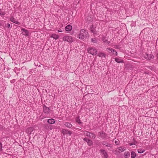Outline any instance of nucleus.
<instances>
[{
	"instance_id": "37",
	"label": "nucleus",
	"mask_w": 158,
	"mask_h": 158,
	"mask_svg": "<svg viewBox=\"0 0 158 158\" xmlns=\"http://www.w3.org/2000/svg\"><path fill=\"white\" fill-rule=\"evenodd\" d=\"M14 80H12L11 81V82L12 83H13L14 82Z\"/></svg>"
},
{
	"instance_id": "29",
	"label": "nucleus",
	"mask_w": 158,
	"mask_h": 158,
	"mask_svg": "<svg viewBox=\"0 0 158 158\" xmlns=\"http://www.w3.org/2000/svg\"><path fill=\"white\" fill-rule=\"evenodd\" d=\"M2 144L1 143H0V151H2Z\"/></svg>"
},
{
	"instance_id": "28",
	"label": "nucleus",
	"mask_w": 158,
	"mask_h": 158,
	"mask_svg": "<svg viewBox=\"0 0 158 158\" xmlns=\"http://www.w3.org/2000/svg\"><path fill=\"white\" fill-rule=\"evenodd\" d=\"M91 135H92V137H91V138L92 139H95V135L93 133H91Z\"/></svg>"
},
{
	"instance_id": "15",
	"label": "nucleus",
	"mask_w": 158,
	"mask_h": 158,
	"mask_svg": "<svg viewBox=\"0 0 158 158\" xmlns=\"http://www.w3.org/2000/svg\"><path fill=\"white\" fill-rule=\"evenodd\" d=\"M115 61L118 63H123V60L118 58H116L115 59Z\"/></svg>"
},
{
	"instance_id": "26",
	"label": "nucleus",
	"mask_w": 158,
	"mask_h": 158,
	"mask_svg": "<svg viewBox=\"0 0 158 158\" xmlns=\"http://www.w3.org/2000/svg\"><path fill=\"white\" fill-rule=\"evenodd\" d=\"M91 41L92 42L94 43H96L97 42V40L95 38H92L91 39Z\"/></svg>"
},
{
	"instance_id": "3",
	"label": "nucleus",
	"mask_w": 158,
	"mask_h": 158,
	"mask_svg": "<svg viewBox=\"0 0 158 158\" xmlns=\"http://www.w3.org/2000/svg\"><path fill=\"white\" fill-rule=\"evenodd\" d=\"M88 52L91 54L94 55H96L97 53V51L94 48L90 47L88 48Z\"/></svg>"
},
{
	"instance_id": "32",
	"label": "nucleus",
	"mask_w": 158,
	"mask_h": 158,
	"mask_svg": "<svg viewBox=\"0 0 158 158\" xmlns=\"http://www.w3.org/2000/svg\"><path fill=\"white\" fill-rule=\"evenodd\" d=\"M88 139H87V138H84V139H83V140H84V141H85L86 142L87 141V140H88Z\"/></svg>"
},
{
	"instance_id": "36",
	"label": "nucleus",
	"mask_w": 158,
	"mask_h": 158,
	"mask_svg": "<svg viewBox=\"0 0 158 158\" xmlns=\"http://www.w3.org/2000/svg\"><path fill=\"white\" fill-rule=\"evenodd\" d=\"M91 31L92 32V33H95V31L94 30H91Z\"/></svg>"
},
{
	"instance_id": "30",
	"label": "nucleus",
	"mask_w": 158,
	"mask_h": 158,
	"mask_svg": "<svg viewBox=\"0 0 158 158\" xmlns=\"http://www.w3.org/2000/svg\"><path fill=\"white\" fill-rule=\"evenodd\" d=\"M106 146L109 147H111V144H108L106 145Z\"/></svg>"
},
{
	"instance_id": "12",
	"label": "nucleus",
	"mask_w": 158,
	"mask_h": 158,
	"mask_svg": "<svg viewBox=\"0 0 158 158\" xmlns=\"http://www.w3.org/2000/svg\"><path fill=\"white\" fill-rule=\"evenodd\" d=\"M72 29V26L70 25H68L67 26L65 27V30L67 31H70Z\"/></svg>"
},
{
	"instance_id": "39",
	"label": "nucleus",
	"mask_w": 158,
	"mask_h": 158,
	"mask_svg": "<svg viewBox=\"0 0 158 158\" xmlns=\"http://www.w3.org/2000/svg\"><path fill=\"white\" fill-rule=\"evenodd\" d=\"M156 57H157V59H158V54H157Z\"/></svg>"
},
{
	"instance_id": "24",
	"label": "nucleus",
	"mask_w": 158,
	"mask_h": 158,
	"mask_svg": "<svg viewBox=\"0 0 158 158\" xmlns=\"http://www.w3.org/2000/svg\"><path fill=\"white\" fill-rule=\"evenodd\" d=\"M103 42L105 44H109L110 43V41H108L105 38H104L102 39Z\"/></svg>"
},
{
	"instance_id": "19",
	"label": "nucleus",
	"mask_w": 158,
	"mask_h": 158,
	"mask_svg": "<svg viewBox=\"0 0 158 158\" xmlns=\"http://www.w3.org/2000/svg\"><path fill=\"white\" fill-rule=\"evenodd\" d=\"M131 158H135L136 156V153L133 151H131Z\"/></svg>"
},
{
	"instance_id": "4",
	"label": "nucleus",
	"mask_w": 158,
	"mask_h": 158,
	"mask_svg": "<svg viewBox=\"0 0 158 158\" xmlns=\"http://www.w3.org/2000/svg\"><path fill=\"white\" fill-rule=\"evenodd\" d=\"M144 57L147 59L150 60L154 58V56L151 54H148L146 53L144 55Z\"/></svg>"
},
{
	"instance_id": "5",
	"label": "nucleus",
	"mask_w": 158,
	"mask_h": 158,
	"mask_svg": "<svg viewBox=\"0 0 158 158\" xmlns=\"http://www.w3.org/2000/svg\"><path fill=\"white\" fill-rule=\"evenodd\" d=\"M10 21L13 23H14L16 24L19 25L20 24V23L16 21L15 19L13 17L11 16L10 18Z\"/></svg>"
},
{
	"instance_id": "38",
	"label": "nucleus",
	"mask_w": 158,
	"mask_h": 158,
	"mask_svg": "<svg viewBox=\"0 0 158 158\" xmlns=\"http://www.w3.org/2000/svg\"><path fill=\"white\" fill-rule=\"evenodd\" d=\"M111 53H113V54H114V55H115V52H114L113 51H112V52Z\"/></svg>"
},
{
	"instance_id": "27",
	"label": "nucleus",
	"mask_w": 158,
	"mask_h": 158,
	"mask_svg": "<svg viewBox=\"0 0 158 158\" xmlns=\"http://www.w3.org/2000/svg\"><path fill=\"white\" fill-rule=\"evenodd\" d=\"M76 121L77 123H78L79 124H80L82 123L81 122L80 119H76Z\"/></svg>"
},
{
	"instance_id": "22",
	"label": "nucleus",
	"mask_w": 158,
	"mask_h": 158,
	"mask_svg": "<svg viewBox=\"0 0 158 158\" xmlns=\"http://www.w3.org/2000/svg\"><path fill=\"white\" fill-rule=\"evenodd\" d=\"M64 125L65 126L69 128H71L72 127V125L70 123H65Z\"/></svg>"
},
{
	"instance_id": "25",
	"label": "nucleus",
	"mask_w": 158,
	"mask_h": 158,
	"mask_svg": "<svg viewBox=\"0 0 158 158\" xmlns=\"http://www.w3.org/2000/svg\"><path fill=\"white\" fill-rule=\"evenodd\" d=\"M118 149L119 150V152H123L125 150L124 147H119Z\"/></svg>"
},
{
	"instance_id": "35",
	"label": "nucleus",
	"mask_w": 158,
	"mask_h": 158,
	"mask_svg": "<svg viewBox=\"0 0 158 158\" xmlns=\"http://www.w3.org/2000/svg\"><path fill=\"white\" fill-rule=\"evenodd\" d=\"M62 30L61 29H60L59 30H58V32H62Z\"/></svg>"
},
{
	"instance_id": "21",
	"label": "nucleus",
	"mask_w": 158,
	"mask_h": 158,
	"mask_svg": "<svg viewBox=\"0 0 158 158\" xmlns=\"http://www.w3.org/2000/svg\"><path fill=\"white\" fill-rule=\"evenodd\" d=\"M86 142L89 146H91L93 145V142L91 140L89 139H88V140H87Z\"/></svg>"
},
{
	"instance_id": "23",
	"label": "nucleus",
	"mask_w": 158,
	"mask_h": 158,
	"mask_svg": "<svg viewBox=\"0 0 158 158\" xmlns=\"http://www.w3.org/2000/svg\"><path fill=\"white\" fill-rule=\"evenodd\" d=\"M145 150L142 148H140L138 150V152L139 153H142L145 151Z\"/></svg>"
},
{
	"instance_id": "2",
	"label": "nucleus",
	"mask_w": 158,
	"mask_h": 158,
	"mask_svg": "<svg viewBox=\"0 0 158 158\" xmlns=\"http://www.w3.org/2000/svg\"><path fill=\"white\" fill-rule=\"evenodd\" d=\"M63 40L64 41H66L69 43H71L73 41V37L70 35H66L64 36Z\"/></svg>"
},
{
	"instance_id": "18",
	"label": "nucleus",
	"mask_w": 158,
	"mask_h": 158,
	"mask_svg": "<svg viewBox=\"0 0 158 158\" xmlns=\"http://www.w3.org/2000/svg\"><path fill=\"white\" fill-rule=\"evenodd\" d=\"M91 133H90V132L89 131H85L84 132V134L86 136L89 137V138H91Z\"/></svg>"
},
{
	"instance_id": "33",
	"label": "nucleus",
	"mask_w": 158,
	"mask_h": 158,
	"mask_svg": "<svg viewBox=\"0 0 158 158\" xmlns=\"http://www.w3.org/2000/svg\"><path fill=\"white\" fill-rule=\"evenodd\" d=\"M134 144H135V143H129V145L130 146L132 145H134Z\"/></svg>"
},
{
	"instance_id": "31",
	"label": "nucleus",
	"mask_w": 158,
	"mask_h": 158,
	"mask_svg": "<svg viewBox=\"0 0 158 158\" xmlns=\"http://www.w3.org/2000/svg\"><path fill=\"white\" fill-rule=\"evenodd\" d=\"M10 24L9 23H8L7 24V27L8 28L10 27Z\"/></svg>"
},
{
	"instance_id": "34",
	"label": "nucleus",
	"mask_w": 158,
	"mask_h": 158,
	"mask_svg": "<svg viewBox=\"0 0 158 158\" xmlns=\"http://www.w3.org/2000/svg\"><path fill=\"white\" fill-rule=\"evenodd\" d=\"M133 143L135 144H134V145H136V144L137 143V142L136 141H134V142Z\"/></svg>"
},
{
	"instance_id": "14",
	"label": "nucleus",
	"mask_w": 158,
	"mask_h": 158,
	"mask_svg": "<svg viewBox=\"0 0 158 158\" xmlns=\"http://www.w3.org/2000/svg\"><path fill=\"white\" fill-rule=\"evenodd\" d=\"M50 37H51L53 38L55 40L57 39L59 37V36L56 34H52L51 35Z\"/></svg>"
},
{
	"instance_id": "8",
	"label": "nucleus",
	"mask_w": 158,
	"mask_h": 158,
	"mask_svg": "<svg viewBox=\"0 0 158 158\" xmlns=\"http://www.w3.org/2000/svg\"><path fill=\"white\" fill-rule=\"evenodd\" d=\"M62 132L64 134H69L70 135L72 133L71 131H68L66 129H63L62 130Z\"/></svg>"
},
{
	"instance_id": "20",
	"label": "nucleus",
	"mask_w": 158,
	"mask_h": 158,
	"mask_svg": "<svg viewBox=\"0 0 158 158\" xmlns=\"http://www.w3.org/2000/svg\"><path fill=\"white\" fill-rule=\"evenodd\" d=\"M130 156V153L129 152H125L124 153V156L125 158H127Z\"/></svg>"
},
{
	"instance_id": "17",
	"label": "nucleus",
	"mask_w": 158,
	"mask_h": 158,
	"mask_svg": "<svg viewBox=\"0 0 158 158\" xmlns=\"http://www.w3.org/2000/svg\"><path fill=\"white\" fill-rule=\"evenodd\" d=\"M22 30L23 31V34L24 35H28V31L27 30H26L24 28H23L22 29Z\"/></svg>"
},
{
	"instance_id": "41",
	"label": "nucleus",
	"mask_w": 158,
	"mask_h": 158,
	"mask_svg": "<svg viewBox=\"0 0 158 158\" xmlns=\"http://www.w3.org/2000/svg\"><path fill=\"white\" fill-rule=\"evenodd\" d=\"M117 142V141H115V143H116Z\"/></svg>"
},
{
	"instance_id": "10",
	"label": "nucleus",
	"mask_w": 158,
	"mask_h": 158,
	"mask_svg": "<svg viewBox=\"0 0 158 158\" xmlns=\"http://www.w3.org/2000/svg\"><path fill=\"white\" fill-rule=\"evenodd\" d=\"M33 129L34 128L32 127L28 128L27 129L26 131V132L28 134L30 135L31 134V132L33 131Z\"/></svg>"
},
{
	"instance_id": "6",
	"label": "nucleus",
	"mask_w": 158,
	"mask_h": 158,
	"mask_svg": "<svg viewBox=\"0 0 158 158\" xmlns=\"http://www.w3.org/2000/svg\"><path fill=\"white\" fill-rule=\"evenodd\" d=\"M100 152L101 154L103 155V156L105 158H107L108 157L107 152L104 150L101 149L100 150Z\"/></svg>"
},
{
	"instance_id": "16",
	"label": "nucleus",
	"mask_w": 158,
	"mask_h": 158,
	"mask_svg": "<svg viewBox=\"0 0 158 158\" xmlns=\"http://www.w3.org/2000/svg\"><path fill=\"white\" fill-rule=\"evenodd\" d=\"M48 122L50 124H53L55 122V119H48Z\"/></svg>"
},
{
	"instance_id": "9",
	"label": "nucleus",
	"mask_w": 158,
	"mask_h": 158,
	"mask_svg": "<svg viewBox=\"0 0 158 158\" xmlns=\"http://www.w3.org/2000/svg\"><path fill=\"white\" fill-rule=\"evenodd\" d=\"M106 50L109 53H111L112 52V51H113L114 52H115V55L117 56V52L115 50L113 49L112 48H107L106 49Z\"/></svg>"
},
{
	"instance_id": "40",
	"label": "nucleus",
	"mask_w": 158,
	"mask_h": 158,
	"mask_svg": "<svg viewBox=\"0 0 158 158\" xmlns=\"http://www.w3.org/2000/svg\"><path fill=\"white\" fill-rule=\"evenodd\" d=\"M103 144H104V145H106V143H105V144L104 143H103Z\"/></svg>"
},
{
	"instance_id": "13",
	"label": "nucleus",
	"mask_w": 158,
	"mask_h": 158,
	"mask_svg": "<svg viewBox=\"0 0 158 158\" xmlns=\"http://www.w3.org/2000/svg\"><path fill=\"white\" fill-rule=\"evenodd\" d=\"M98 56L99 57H101V58H102L103 57L104 58H105L106 55L105 54L103 53L99 52L98 54Z\"/></svg>"
},
{
	"instance_id": "1",
	"label": "nucleus",
	"mask_w": 158,
	"mask_h": 158,
	"mask_svg": "<svg viewBox=\"0 0 158 158\" xmlns=\"http://www.w3.org/2000/svg\"><path fill=\"white\" fill-rule=\"evenodd\" d=\"M88 35V32L84 29H82L80 30V33L78 36L80 39L84 40L87 38Z\"/></svg>"
},
{
	"instance_id": "11",
	"label": "nucleus",
	"mask_w": 158,
	"mask_h": 158,
	"mask_svg": "<svg viewBox=\"0 0 158 158\" xmlns=\"http://www.w3.org/2000/svg\"><path fill=\"white\" fill-rule=\"evenodd\" d=\"M43 111L45 113H48L49 112V109L44 106L43 107Z\"/></svg>"
},
{
	"instance_id": "7",
	"label": "nucleus",
	"mask_w": 158,
	"mask_h": 158,
	"mask_svg": "<svg viewBox=\"0 0 158 158\" xmlns=\"http://www.w3.org/2000/svg\"><path fill=\"white\" fill-rule=\"evenodd\" d=\"M100 137L102 138L103 139H104L106 138L107 136V134L105 133L104 132H100Z\"/></svg>"
}]
</instances>
